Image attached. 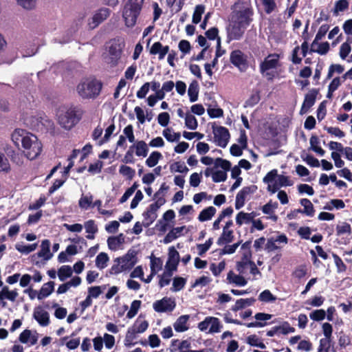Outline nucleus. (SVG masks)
Instances as JSON below:
<instances>
[{
    "label": "nucleus",
    "instance_id": "21",
    "mask_svg": "<svg viewBox=\"0 0 352 352\" xmlns=\"http://www.w3.org/2000/svg\"><path fill=\"white\" fill-rule=\"evenodd\" d=\"M129 147L139 157H146L149 151L148 144L144 140H137Z\"/></svg>",
    "mask_w": 352,
    "mask_h": 352
},
{
    "label": "nucleus",
    "instance_id": "31",
    "mask_svg": "<svg viewBox=\"0 0 352 352\" xmlns=\"http://www.w3.org/2000/svg\"><path fill=\"white\" fill-rule=\"evenodd\" d=\"M124 241L123 234H120L117 236H111L107 239L108 247L111 250H118Z\"/></svg>",
    "mask_w": 352,
    "mask_h": 352
},
{
    "label": "nucleus",
    "instance_id": "22",
    "mask_svg": "<svg viewBox=\"0 0 352 352\" xmlns=\"http://www.w3.org/2000/svg\"><path fill=\"white\" fill-rule=\"evenodd\" d=\"M254 263L250 260V254L248 252L245 254L241 261L236 263V270L241 275H246L249 272L252 265Z\"/></svg>",
    "mask_w": 352,
    "mask_h": 352
},
{
    "label": "nucleus",
    "instance_id": "7",
    "mask_svg": "<svg viewBox=\"0 0 352 352\" xmlns=\"http://www.w3.org/2000/svg\"><path fill=\"white\" fill-rule=\"evenodd\" d=\"M143 3L144 0H128L122 12L126 26L132 28L135 25Z\"/></svg>",
    "mask_w": 352,
    "mask_h": 352
},
{
    "label": "nucleus",
    "instance_id": "2",
    "mask_svg": "<svg viewBox=\"0 0 352 352\" xmlns=\"http://www.w3.org/2000/svg\"><path fill=\"white\" fill-rule=\"evenodd\" d=\"M102 82L94 78H85L82 79L76 87L78 96L84 100H94L100 94Z\"/></svg>",
    "mask_w": 352,
    "mask_h": 352
},
{
    "label": "nucleus",
    "instance_id": "39",
    "mask_svg": "<svg viewBox=\"0 0 352 352\" xmlns=\"http://www.w3.org/2000/svg\"><path fill=\"white\" fill-rule=\"evenodd\" d=\"M73 270L69 265H62L58 270L57 275L60 281H65L72 276Z\"/></svg>",
    "mask_w": 352,
    "mask_h": 352
},
{
    "label": "nucleus",
    "instance_id": "44",
    "mask_svg": "<svg viewBox=\"0 0 352 352\" xmlns=\"http://www.w3.org/2000/svg\"><path fill=\"white\" fill-rule=\"evenodd\" d=\"M188 94L191 102L197 100L199 94V85L197 81L194 80L190 83L188 87Z\"/></svg>",
    "mask_w": 352,
    "mask_h": 352
},
{
    "label": "nucleus",
    "instance_id": "6",
    "mask_svg": "<svg viewBox=\"0 0 352 352\" xmlns=\"http://www.w3.org/2000/svg\"><path fill=\"white\" fill-rule=\"evenodd\" d=\"M77 108L74 106H64L58 109L56 116L58 124L66 130L74 127L79 121Z\"/></svg>",
    "mask_w": 352,
    "mask_h": 352
},
{
    "label": "nucleus",
    "instance_id": "24",
    "mask_svg": "<svg viewBox=\"0 0 352 352\" xmlns=\"http://www.w3.org/2000/svg\"><path fill=\"white\" fill-rule=\"evenodd\" d=\"M188 232V230L186 226H181L173 228L171 229L164 237L163 242L165 244L170 243L173 241L179 238V236L184 235Z\"/></svg>",
    "mask_w": 352,
    "mask_h": 352
},
{
    "label": "nucleus",
    "instance_id": "32",
    "mask_svg": "<svg viewBox=\"0 0 352 352\" xmlns=\"http://www.w3.org/2000/svg\"><path fill=\"white\" fill-rule=\"evenodd\" d=\"M18 292L16 289L10 290L8 286H3L0 292V300L8 299L12 302L16 300L18 297Z\"/></svg>",
    "mask_w": 352,
    "mask_h": 352
},
{
    "label": "nucleus",
    "instance_id": "15",
    "mask_svg": "<svg viewBox=\"0 0 352 352\" xmlns=\"http://www.w3.org/2000/svg\"><path fill=\"white\" fill-rule=\"evenodd\" d=\"M230 61L241 72L245 71L248 67L247 57L241 50H236L232 52Z\"/></svg>",
    "mask_w": 352,
    "mask_h": 352
},
{
    "label": "nucleus",
    "instance_id": "13",
    "mask_svg": "<svg viewBox=\"0 0 352 352\" xmlns=\"http://www.w3.org/2000/svg\"><path fill=\"white\" fill-rule=\"evenodd\" d=\"M288 243V239L285 234H279L270 238L266 243V250L268 252H274L282 249Z\"/></svg>",
    "mask_w": 352,
    "mask_h": 352
},
{
    "label": "nucleus",
    "instance_id": "57",
    "mask_svg": "<svg viewBox=\"0 0 352 352\" xmlns=\"http://www.w3.org/2000/svg\"><path fill=\"white\" fill-rule=\"evenodd\" d=\"M173 272L165 269L164 272L160 276L159 285L160 287H164L169 285Z\"/></svg>",
    "mask_w": 352,
    "mask_h": 352
},
{
    "label": "nucleus",
    "instance_id": "37",
    "mask_svg": "<svg viewBox=\"0 0 352 352\" xmlns=\"http://www.w3.org/2000/svg\"><path fill=\"white\" fill-rule=\"evenodd\" d=\"M300 204L304 207L302 210L298 209L296 210V212H301L305 214L307 216L312 217L314 214V209L312 203L307 199H302Z\"/></svg>",
    "mask_w": 352,
    "mask_h": 352
},
{
    "label": "nucleus",
    "instance_id": "25",
    "mask_svg": "<svg viewBox=\"0 0 352 352\" xmlns=\"http://www.w3.org/2000/svg\"><path fill=\"white\" fill-rule=\"evenodd\" d=\"M34 318L38 322L41 327H47L50 324L49 313L41 307L34 309Z\"/></svg>",
    "mask_w": 352,
    "mask_h": 352
},
{
    "label": "nucleus",
    "instance_id": "50",
    "mask_svg": "<svg viewBox=\"0 0 352 352\" xmlns=\"http://www.w3.org/2000/svg\"><path fill=\"white\" fill-rule=\"evenodd\" d=\"M138 333L134 331L132 328L129 327L126 331V336L124 338V345L126 346H131L136 344L134 340L137 338Z\"/></svg>",
    "mask_w": 352,
    "mask_h": 352
},
{
    "label": "nucleus",
    "instance_id": "38",
    "mask_svg": "<svg viewBox=\"0 0 352 352\" xmlns=\"http://www.w3.org/2000/svg\"><path fill=\"white\" fill-rule=\"evenodd\" d=\"M255 300L254 298H241L236 301L235 305L232 307L233 311H237L247 307L251 306Z\"/></svg>",
    "mask_w": 352,
    "mask_h": 352
},
{
    "label": "nucleus",
    "instance_id": "30",
    "mask_svg": "<svg viewBox=\"0 0 352 352\" xmlns=\"http://www.w3.org/2000/svg\"><path fill=\"white\" fill-rule=\"evenodd\" d=\"M256 214L254 212L247 213L240 212L236 214V223L238 226H241L243 224H248L252 223L253 219L255 218Z\"/></svg>",
    "mask_w": 352,
    "mask_h": 352
},
{
    "label": "nucleus",
    "instance_id": "54",
    "mask_svg": "<svg viewBox=\"0 0 352 352\" xmlns=\"http://www.w3.org/2000/svg\"><path fill=\"white\" fill-rule=\"evenodd\" d=\"M332 339L321 338L319 342V346L317 352H330Z\"/></svg>",
    "mask_w": 352,
    "mask_h": 352
},
{
    "label": "nucleus",
    "instance_id": "10",
    "mask_svg": "<svg viewBox=\"0 0 352 352\" xmlns=\"http://www.w3.org/2000/svg\"><path fill=\"white\" fill-rule=\"evenodd\" d=\"M198 328L201 331H208L210 333H215L221 331L222 324L219 318L208 316L198 324Z\"/></svg>",
    "mask_w": 352,
    "mask_h": 352
},
{
    "label": "nucleus",
    "instance_id": "61",
    "mask_svg": "<svg viewBox=\"0 0 352 352\" xmlns=\"http://www.w3.org/2000/svg\"><path fill=\"white\" fill-rule=\"evenodd\" d=\"M186 283V279L182 277H175L173 281L172 291L179 292L182 290Z\"/></svg>",
    "mask_w": 352,
    "mask_h": 352
},
{
    "label": "nucleus",
    "instance_id": "56",
    "mask_svg": "<svg viewBox=\"0 0 352 352\" xmlns=\"http://www.w3.org/2000/svg\"><path fill=\"white\" fill-rule=\"evenodd\" d=\"M24 122L26 125L30 126L31 128L39 130V114L25 118L24 119Z\"/></svg>",
    "mask_w": 352,
    "mask_h": 352
},
{
    "label": "nucleus",
    "instance_id": "9",
    "mask_svg": "<svg viewBox=\"0 0 352 352\" xmlns=\"http://www.w3.org/2000/svg\"><path fill=\"white\" fill-rule=\"evenodd\" d=\"M123 46V44L119 41H111L108 54L104 57L106 63L111 67L116 66L121 58Z\"/></svg>",
    "mask_w": 352,
    "mask_h": 352
},
{
    "label": "nucleus",
    "instance_id": "18",
    "mask_svg": "<svg viewBox=\"0 0 352 352\" xmlns=\"http://www.w3.org/2000/svg\"><path fill=\"white\" fill-rule=\"evenodd\" d=\"M278 54H272L268 55L261 64V72L262 74L266 73L267 74V71L276 68L278 64Z\"/></svg>",
    "mask_w": 352,
    "mask_h": 352
},
{
    "label": "nucleus",
    "instance_id": "40",
    "mask_svg": "<svg viewBox=\"0 0 352 352\" xmlns=\"http://www.w3.org/2000/svg\"><path fill=\"white\" fill-rule=\"evenodd\" d=\"M349 0H338L334 3L333 13L335 16L339 15L340 12H343L349 8Z\"/></svg>",
    "mask_w": 352,
    "mask_h": 352
},
{
    "label": "nucleus",
    "instance_id": "43",
    "mask_svg": "<svg viewBox=\"0 0 352 352\" xmlns=\"http://www.w3.org/2000/svg\"><path fill=\"white\" fill-rule=\"evenodd\" d=\"M93 199V195L91 193L82 195L78 201L79 207L81 209L87 210L89 208L91 207Z\"/></svg>",
    "mask_w": 352,
    "mask_h": 352
},
{
    "label": "nucleus",
    "instance_id": "36",
    "mask_svg": "<svg viewBox=\"0 0 352 352\" xmlns=\"http://www.w3.org/2000/svg\"><path fill=\"white\" fill-rule=\"evenodd\" d=\"M217 210L213 206H209L201 211L198 219L201 222L210 220L215 214Z\"/></svg>",
    "mask_w": 352,
    "mask_h": 352
},
{
    "label": "nucleus",
    "instance_id": "33",
    "mask_svg": "<svg viewBox=\"0 0 352 352\" xmlns=\"http://www.w3.org/2000/svg\"><path fill=\"white\" fill-rule=\"evenodd\" d=\"M60 341L62 345H65L69 350L77 349L80 344V338H70L69 336H65L62 338Z\"/></svg>",
    "mask_w": 352,
    "mask_h": 352
},
{
    "label": "nucleus",
    "instance_id": "20",
    "mask_svg": "<svg viewBox=\"0 0 352 352\" xmlns=\"http://www.w3.org/2000/svg\"><path fill=\"white\" fill-rule=\"evenodd\" d=\"M179 260V252L172 246L168 250V258L165 265V269L174 272L177 270V267Z\"/></svg>",
    "mask_w": 352,
    "mask_h": 352
},
{
    "label": "nucleus",
    "instance_id": "3",
    "mask_svg": "<svg viewBox=\"0 0 352 352\" xmlns=\"http://www.w3.org/2000/svg\"><path fill=\"white\" fill-rule=\"evenodd\" d=\"M252 14L250 0H239L233 7L230 20L248 28L252 21Z\"/></svg>",
    "mask_w": 352,
    "mask_h": 352
},
{
    "label": "nucleus",
    "instance_id": "27",
    "mask_svg": "<svg viewBox=\"0 0 352 352\" xmlns=\"http://www.w3.org/2000/svg\"><path fill=\"white\" fill-rule=\"evenodd\" d=\"M278 204L277 201H270L262 207V212L268 215L267 219L276 222L278 217L274 214L275 210L278 208Z\"/></svg>",
    "mask_w": 352,
    "mask_h": 352
},
{
    "label": "nucleus",
    "instance_id": "60",
    "mask_svg": "<svg viewBox=\"0 0 352 352\" xmlns=\"http://www.w3.org/2000/svg\"><path fill=\"white\" fill-rule=\"evenodd\" d=\"M205 11V7L203 5H197L195 8L192 15V23L197 24L201 21V16Z\"/></svg>",
    "mask_w": 352,
    "mask_h": 352
},
{
    "label": "nucleus",
    "instance_id": "58",
    "mask_svg": "<svg viewBox=\"0 0 352 352\" xmlns=\"http://www.w3.org/2000/svg\"><path fill=\"white\" fill-rule=\"evenodd\" d=\"M258 300L264 302H274L276 301V297L270 290L265 289L259 294Z\"/></svg>",
    "mask_w": 352,
    "mask_h": 352
},
{
    "label": "nucleus",
    "instance_id": "55",
    "mask_svg": "<svg viewBox=\"0 0 352 352\" xmlns=\"http://www.w3.org/2000/svg\"><path fill=\"white\" fill-rule=\"evenodd\" d=\"M163 261L160 258L151 257V271L153 274H156L162 268Z\"/></svg>",
    "mask_w": 352,
    "mask_h": 352
},
{
    "label": "nucleus",
    "instance_id": "29",
    "mask_svg": "<svg viewBox=\"0 0 352 352\" xmlns=\"http://www.w3.org/2000/svg\"><path fill=\"white\" fill-rule=\"evenodd\" d=\"M189 315H182L179 316L173 323V328L175 331L182 333L186 331L189 329Z\"/></svg>",
    "mask_w": 352,
    "mask_h": 352
},
{
    "label": "nucleus",
    "instance_id": "46",
    "mask_svg": "<svg viewBox=\"0 0 352 352\" xmlns=\"http://www.w3.org/2000/svg\"><path fill=\"white\" fill-rule=\"evenodd\" d=\"M336 233L338 236L346 235L351 234V226L346 222H340L336 226Z\"/></svg>",
    "mask_w": 352,
    "mask_h": 352
},
{
    "label": "nucleus",
    "instance_id": "35",
    "mask_svg": "<svg viewBox=\"0 0 352 352\" xmlns=\"http://www.w3.org/2000/svg\"><path fill=\"white\" fill-rule=\"evenodd\" d=\"M233 230L231 229H223L222 234L217 240L219 245H223L231 243L233 241Z\"/></svg>",
    "mask_w": 352,
    "mask_h": 352
},
{
    "label": "nucleus",
    "instance_id": "23",
    "mask_svg": "<svg viewBox=\"0 0 352 352\" xmlns=\"http://www.w3.org/2000/svg\"><path fill=\"white\" fill-rule=\"evenodd\" d=\"M38 339V333L29 329H25L22 331L19 337V340L21 342L30 345H34L37 342Z\"/></svg>",
    "mask_w": 352,
    "mask_h": 352
},
{
    "label": "nucleus",
    "instance_id": "53",
    "mask_svg": "<svg viewBox=\"0 0 352 352\" xmlns=\"http://www.w3.org/2000/svg\"><path fill=\"white\" fill-rule=\"evenodd\" d=\"M329 29V26L327 24L322 25L320 27V28H319V30H318V32H317V34L316 35V37H315V38H314V41L312 43V46L313 47H316V45H318V42L319 41H320L321 39H322V38L326 35V34L328 32Z\"/></svg>",
    "mask_w": 352,
    "mask_h": 352
},
{
    "label": "nucleus",
    "instance_id": "17",
    "mask_svg": "<svg viewBox=\"0 0 352 352\" xmlns=\"http://www.w3.org/2000/svg\"><path fill=\"white\" fill-rule=\"evenodd\" d=\"M109 14L110 10L107 8H102L97 10L89 21L88 25L89 28L94 29L96 28L109 16Z\"/></svg>",
    "mask_w": 352,
    "mask_h": 352
},
{
    "label": "nucleus",
    "instance_id": "12",
    "mask_svg": "<svg viewBox=\"0 0 352 352\" xmlns=\"http://www.w3.org/2000/svg\"><path fill=\"white\" fill-rule=\"evenodd\" d=\"M214 143L220 147L225 148L229 142L230 138L229 131L224 126L213 127Z\"/></svg>",
    "mask_w": 352,
    "mask_h": 352
},
{
    "label": "nucleus",
    "instance_id": "52",
    "mask_svg": "<svg viewBox=\"0 0 352 352\" xmlns=\"http://www.w3.org/2000/svg\"><path fill=\"white\" fill-rule=\"evenodd\" d=\"M39 122L40 126L39 130L42 131L43 129L49 130L53 128L54 123L50 120L47 116L43 113L39 114Z\"/></svg>",
    "mask_w": 352,
    "mask_h": 352
},
{
    "label": "nucleus",
    "instance_id": "48",
    "mask_svg": "<svg viewBox=\"0 0 352 352\" xmlns=\"http://www.w3.org/2000/svg\"><path fill=\"white\" fill-rule=\"evenodd\" d=\"M246 343L252 346L258 347L260 349H265V344L256 335H250L246 338Z\"/></svg>",
    "mask_w": 352,
    "mask_h": 352
},
{
    "label": "nucleus",
    "instance_id": "4",
    "mask_svg": "<svg viewBox=\"0 0 352 352\" xmlns=\"http://www.w3.org/2000/svg\"><path fill=\"white\" fill-rule=\"evenodd\" d=\"M138 263L137 252L129 250L126 254L116 258L110 269L111 274H119L130 271Z\"/></svg>",
    "mask_w": 352,
    "mask_h": 352
},
{
    "label": "nucleus",
    "instance_id": "34",
    "mask_svg": "<svg viewBox=\"0 0 352 352\" xmlns=\"http://www.w3.org/2000/svg\"><path fill=\"white\" fill-rule=\"evenodd\" d=\"M148 327V322L142 317L139 316L131 327L138 333H142Z\"/></svg>",
    "mask_w": 352,
    "mask_h": 352
},
{
    "label": "nucleus",
    "instance_id": "63",
    "mask_svg": "<svg viewBox=\"0 0 352 352\" xmlns=\"http://www.w3.org/2000/svg\"><path fill=\"white\" fill-rule=\"evenodd\" d=\"M141 301L138 300H133L131 302L130 309L127 312L126 316L128 318H133L138 314V310L141 306Z\"/></svg>",
    "mask_w": 352,
    "mask_h": 352
},
{
    "label": "nucleus",
    "instance_id": "51",
    "mask_svg": "<svg viewBox=\"0 0 352 352\" xmlns=\"http://www.w3.org/2000/svg\"><path fill=\"white\" fill-rule=\"evenodd\" d=\"M162 134H163L164 137L168 142H170L179 141L180 139V137H181L179 133L174 132L173 130L170 128L165 129L163 131Z\"/></svg>",
    "mask_w": 352,
    "mask_h": 352
},
{
    "label": "nucleus",
    "instance_id": "47",
    "mask_svg": "<svg viewBox=\"0 0 352 352\" xmlns=\"http://www.w3.org/2000/svg\"><path fill=\"white\" fill-rule=\"evenodd\" d=\"M162 158V155L158 151H153L148 157L146 159V165L150 168L156 166L160 159Z\"/></svg>",
    "mask_w": 352,
    "mask_h": 352
},
{
    "label": "nucleus",
    "instance_id": "16",
    "mask_svg": "<svg viewBox=\"0 0 352 352\" xmlns=\"http://www.w3.org/2000/svg\"><path fill=\"white\" fill-rule=\"evenodd\" d=\"M50 241L48 239H45L41 242L40 251L32 256V260L35 263H38L36 258H42L44 261L50 260L53 254L50 252Z\"/></svg>",
    "mask_w": 352,
    "mask_h": 352
},
{
    "label": "nucleus",
    "instance_id": "1",
    "mask_svg": "<svg viewBox=\"0 0 352 352\" xmlns=\"http://www.w3.org/2000/svg\"><path fill=\"white\" fill-rule=\"evenodd\" d=\"M12 140L18 147L21 144L23 154L30 160L36 158L42 151V144L37 137L25 130H14L12 134Z\"/></svg>",
    "mask_w": 352,
    "mask_h": 352
},
{
    "label": "nucleus",
    "instance_id": "64",
    "mask_svg": "<svg viewBox=\"0 0 352 352\" xmlns=\"http://www.w3.org/2000/svg\"><path fill=\"white\" fill-rule=\"evenodd\" d=\"M119 173L128 179H131L134 177L135 171L128 166L122 165L119 168Z\"/></svg>",
    "mask_w": 352,
    "mask_h": 352
},
{
    "label": "nucleus",
    "instance_id": "14",
    "mask_svg": "<svg viewBox=\"0 0 352 352\" xmlns=\"http://www.w3.org/2000/svg\"><path fill=\"white\" fill-rule=\"evenodd\" d=\"M176 306L175 301L170 298L164 297L160 300L153 302V309L158 313L172 311Z\"/></svg>",
    "mask_w": 352,
    "mask_h": 352
},
{
    "label": "nucleus",
    "instance_id": "5",
    "mask_svg": "<svg viewBox=\"0 0 352 352\" xmlns=\"http://www.w3.org/2000/svg\"><path fill=\"white\" fill-rule=\"evenodd\" d=\"M263 182L267 184V190L274 194L282 187L292 186L294 182L287 176L278 175L276 169L270 170L263 177Z\"/></svg>",
    "mask_w": 352,
    "mask_h": 352
},
{
    "label": "nucleus",
    "instance_id": "59",
    "mask_svg": "<svg viewBox=\"0 0 352 352\" xmlns=\"http://www.w3.org/2000/svg\"><path fill=\"white\" fill-rule=\"evenodd\" d=\"M186 126L190 130H195L197 127V121L195 117L191 113H186L185 116Z\"/></svg>",
    "mask_w": 352,
    "mask_h": 352
},
{
    "label": "nucleus",
    "instance_id": "19",
    "mask_svg": "<svg viewBox=\"0 0 352 352\" xmlns=\"http://www.w3.org/2000/svg\"><path fill=\"white\" fill-rule=\"evenodd\" d=\"M256 189L255 186H247L243 188L236 195L235 201V207L240 209L245 204V201L248 195L253 193Z\"/></svg>",
    "mask_w": 352,
    "mask_h": 352
},
{
    "label": "nucleus",
    "instance_id": "49",
    "mask_svg": "<svg viewBox=\"0 0 352 352\" xmlns=\"http://www.w3.org/2000/svg\"><path fill=\"white\" fill-rule=\"evenodd\" d=\"M109 261V257L107 254L100 252L96 258V266L100 269L103 270L107 266V263Z\"/></svg>",
    "mask_w": 352,
    "mask_h": 352
},
{
    "label": "nucleus",
    "instance_id": "42",
    "mask_svg": "<svg viewBox=\"0 0 352 352\" xmlns=\"http://www.w3.org/2000/svg\"><path fill=\"white\" fill-rule=\"evenodd\" d=\"M316 101V94L309 93L305 96L303 104L301 107V113H305L311 107Z\"/></svg>",
    "mask_w": 352,
    "mask_h": 352
},
{
    "label": "nucleus",
    "instance_id": "11",
    "mask_svg": "<svg viewBox=\"0 0 352 352\" xmlns=\"http://www.w3.org/2000/svg\"><path fill=\"white\" fill-rule=\"evenodd\" d=\"M246 29L247 28L245 27L234 23L233 21L230 20V22L226 27V42L229 43L232 41H239L241 39Z\"/></svg>",
    "mask_w": 352,
    "mask_h": 352
},
{
    "label": "nucleus",
    "instance_id": "45",
    "mask_svg": "<svg viewBox=\"0 0 352 352\" xmlns=\"http://www.w3.org/2000/svg\"><path fill=\"white\" fill-rule=\"evenodd\" d=\"M37 243L26 245L23 243H18L15 245V248L17 251L22 254H28L37 248Z\"/></svg>",
    "mask_w": 352,
    "mask_h": 352
},
{
    "label": "nucleus",
    "instance_id": "41",
    "mask_svg": "<svg viewBox=\"0 0 352 352\" xmlns=\"http://www.w3.org/2000/svg\"><path fill=\"white\" fill-rule=\"evenodd\" d=\"M54 283L52 281H50V282L44 284L42 286V287L38 294V298L39 300H41L43 298L47 297L48 296H50L54 290Z\"/></svg>",
    "mask_w": 352,
    "mask_h": 352
},
{
    "label": "nucleus",
    "instance_id": "26",
    "mask_svg": "<svg viewBox=\"0 0 352 352\" xmlns=\"http://www.w3.org/2000/svg\"><path fill=\"white\" fill-rule=\"evenodd\" d=\"M243 276L239 273L236 274L234 272L230 271L227 274V280L230 284L235 286L244 287L247 285L248 280Z\"/></svg>",
    "mask_w": 352,
    "mask_h": 352
},
{
    "label": "nucleus",
    "instance_id": "8",
    "mask_svg": "<svg viewBox=\"0 0 352 352\" xmlns=\"http://www.w3.org/2000/svg\"><path fill=\"white\" fill-rule=\"evenodd\" d=\"M214 164L213 182L218 183L226 181L227 179V171L231 168V163L226 160L218 157L215 159Z\"/></svg>",
    "mask_w": 352,
    "mask_h": 352
},
{
    "label": "nucleus",
    "instance_id": "28",
    "mask_svg": "<svg viewBox=\"0 0 352 352\" xmlns=\"http://www.w3.org/2000/svg\"><path fill=\"white\" fill-rule=\"evenodd\" d=\"M169 51L168 45L164 46L160 42H155L150 49V53L153 55H158L159 60L164 58Z\"/></svg>",
    "mask_w": 352,
    "mask_h": 352
},
{
    "label": "nucleus",
    "instance_id": "62",
    "mask_svg": "<svg viewBox=\"0 0 352 352\" xmlns=\"http://www.w3.org/2000/svg\"><path fill=\"white\" fill-rule=\"evenodd\" d=\"M329 50V45L327 42H324L322 43H319L318 42V45L316 47H313L311 45V50L314 52H317L320 54H325Z\"/></svg>",
    "mask_w": 352,
    "mask_h": 352
}]
</instances>
